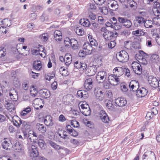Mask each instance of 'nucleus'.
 <instances>
[{"label":"nucleus","instance_id":"f257e3e1","mask_svg":"<svg viewBox=\"0 0 160 160\" xmlns=\"http://www.w3.org/2000/svg\"><path fill=\"white\" fill-rule=\"evenodd\" d=\"M116 57L118 61L122 62H127L129 59L128 53L125 51H121L117 52Z\"/></svg>","mask_w":160,"mask_h":160},{"label":"nucleus","instance_id":"f03ea898","mask_svg":"<svg viewBox=\"0 0 160 160\" xmlns=\"http://www.w3.org/2000/svg\"><path fill=\"white\" fill-rule=\"evenodd\" d=\"M118 35V33H115L106 30L103 34L104 38L107 40H110L112 39H115Z\"/></svg>","mask_w":160,"mask_h":160},{"label":"nucleus","instance_id":"7ed1b4c3","mask_svg":"<svg viewBox=\"0 0 160 160\" xmlns=\"http://www.w3.org/2000/svg\"><path fill=\"white\" fill-rule=\"evenodd\" d=\"M6 107L10 112H13L14 111L15 107L18 103V101H11L10 100H5Z\"/></svg>","mask_w":160,"mask_h":160},{"label":"nucleus","instance_id":"20e7f679","mask_svg":"<svg viewBox=\"0 0 160 160\" xmlns=\"http://www.w3.org/2000/svg\"><path fill=\"white\" fill-rule=\"evenodd\" d=\"M108 76L106 72L103 71H100L98 73L96 77L97 81L99 83L104 82Z\"/></svg>","mask_w":160,"mask_h":160},{"label":"nucleus","instance_id":"39448f33","mask_svg":"<svg viewBox=\"0 0 160 160\" xmlns=\"http://www.w3.org/2000/svg\"><path fill=\"white\" fill-rule=\"evenodd\" d=\"M148 81L150 85L154 88L158 87L159 85L160 82V81L158 82L156 78L152 76L148 77Z\"/></svg>","mask_w":160,"mask_h":160},{"label":"nucleus","instance_id":"423d86ee","mask_svg":"<svg viewBox=\"0 0 160 160\" xmlns=\"http://www.w3.org/2000/svg\"><path fill=\"white\" fill-rule=\"evenodd\" d=\"M141 65L137 62H134L132 63V68L134 72L137 74H140L142 72Z\"/></svg>","mask_w":160,"mask_h":160},{"label":"nucleus","instance_id":"0eeeda50","mask_svg":"<svg viewBox=\"0 0 160 160\" xmlns=\"http://www.w3.org/2000/svg\"><path fill=\"white\" fill-rule=\"evenodd\" d=\"M90 45L88 42H85L83 45V49L88 54H91L93 52H95V50Z\"/></svg>","mask_w":160,"mask_h":160},{"label":"nucleus","instance_id":"6e6552de","mask_svg":"<svg viewBox=\"0 0 160 160\" xmlns=\"http://www.w3.org/2000/svg\"><path fill=\"white\" fill-rule=\"evenodd\" d=\"M115 74L110 75L108 77L109 82L112 85H117L119 82V78Z\"/></svg>","mask_w":160,"mask_h":160},{"label":"nucleus","instance_id":"1a4fd4ad","mask_svg":"<svg viewBox=\"0 0 160 160\" xmlns=\"http://www.w3.org/2000/svg\"><path fill=\"white\" fill-rule=\"evenodd\" d=\"M129 86L131 90L133 92H136L137 93V91L139 90L138 88L139 87V83L138 82L134 80H132L129 83Z\"/></svg>","mask_w":160,"mask_h":160},{"label":"nucleus","instance_id":"9d476101","mask_svg":"<svg viewBox=\"0 0 160 160\" xmlns=\"http://www.w3.org/2000/svg\"><path fill=\"white\" fill-rule=\"evenodd\" d=\"M93 79L92 78L87 79L84 83V87L88 90H91L93 86Z\"/></svg>","mask_w":160,"mask_h":160},{"label":"nucleus","instance_id":"9b49d317","mask_svg":"<svg viewBox=\"0 0 160 160\" xmlns=\"http://www.w3.org/2000/svg\"><path fill=\"white\" fill-rule=\"evenodd\" d=\"M107 3L108 7L112 11H115L118 8L117 2L114 0H108Z\"/></svg>","mask_w":160,"mask_h":160},{"label":"nucleus","instance_id":"f8f14e48","mask_svg":"<svg viewBox=\"0 0 160 160\" xmlns=\"http://www.w3.org/2000/svg\"><path fill=\"white\" fill-rule=\"evenodd\" d=\"M143 157V160H154L155 158L154 153L151 151L145 152Z\"/></svg>","mask_w":160,"mask_h":160},{"label":"nucleus","instance_id":"ddd939ff","mask_svg":"<svg viewBox=\"0 0 160 160\" xmlns=\"http://www.w3.org/2000/svg\"><path fill=\"white\" fill-rule=\"evenodd\" d=\"M99 117L102 121L105 123H108L109 119L107 114L103 110H101L99 112Z\"/></svg>","mask_w":160,"mask_h":160},{"label":"nucleus","instance_id":"4468645a","mask_svg":"<svg viewBox=\"0 0 160 160\" xmlns=\"http://www.w3.org/2000/svg\"><path fill=\"white\" fill-rule=\"evenodd\" d=\"M9 96L11 101H17L18 97V92L13 88L10 89L9 92Z\"/></svg>","mask_w":160,"mask_h":160},{"label":"nucleus","instance_id":"2eb2a0df","mask_svg":"<svg viewBox=\"0 0 160 160\" xmlns=\"http://www.w3.org/2000/svg\"><path fill=\"white\" fill-rule=\"evenodd\" d=\"M115 102L118 106L122 107L127 104V101L125 98H118L115 99Z\"/></svg>","mask_w":160,"mask_h":160},{"label":"nucleus","instance_id":"dca6fc26","mask_svg":"<svg viewBox=\"0 0 160 160\" xmlns=\"http://www.w3.org/2000/svg\"><path fill=\"white\" fill-rule=\"evenodd\" d=\"M148 93V91L144 88H142L137 91L136 95L139 98L145 97Z\"/></svg>","mask_w":160,"mask_h":160},{"label":"nucleus","instance_id":"f3484780","mask_svg":"<svg viewBox=\"0 0 160 160\" xmlns=\"http://www.w3.org/2000/svg\"><path fill=\"white\" fill-rule=\"evenodd\" d=\"M152 11L156 17L160 16V5L158 2H156V4L154 5L152 8Z\"/></svg>","mask_w":160,"mask_h":160},{"label":"nucleus","instance_id":"a211bd4d","mask_svg":"<svg viewBox=\"0 0 160 160\" xmlns=\"http://www.w3.org/2000/svg\"><path fill=\"white\" fill-rule=\"evenodd\" d=\"M145 19L142 17H137L134 20V24L135 26L139 27L143 25L145 22Z\"/></svg>","mask_w":160,"mask_h":160},{"label":"nucleus","instance_id":"6ab92c4d","mask_svg":"<svg viewBox=\"0 0 160 160\" xmlns=\"http://www.w3.org/2000/svg\"><path fill=\"white\" fill-rule=\"evenodd\" d=\"M12 120L13 124L17 128L20 127L22 124V120L17 116H14L12 118Z\"/></svg>","mask_w":160,"mask_h":160},{"label":"nucleus","instance_id":"aec40b11","mask_svg":"<svg viewBox=\"0 0 160 160\" xmlns=\"http://www.w3.org/2000/svg\"><path fill=\"white\" fill-rule=\"evenodd\" d=\"M10 143V141L8 138H4L2 143V146L3 149L7 150L11 147V145Z\"/></svg>","mask_w":160,"mask_h":160},{"label":"nucleus","instance_id":"412c9836","mask_svg":"<svg viewBox=\"0 0 160 160\" xmlns=\"http://www.w3.org/2000/svg\"><path fill=\"white\" fill-rule=\"evenodd\" d=\"M30 150L31 151L30 156L31 157H37L38 155V152L37 147L34 145L31 146Z\"/></svg>","mask_w":160,"mask_h":160},{"label":"nucleus","instance_id":"4be33fe9","mask_svg":"<svg viewBox=\"0 0 160 160\" xmlns=\"http://www.w3.org/2000/svg\"><path fill=\"white\" fill-rule=\"evenodd\" d=\"M77 94L79 97L83 98L84 99H86L88 96L87 92L84 90L78 91Z\"/></svg>","mask_w":160,"mask_h":160},{"label":"nucleus","instance_id":"5701e85b","mask_svg":"<svg viewBox=\"0 0 160 160\" xmlns=\"http://www.w3.org/2000/svg\"><path fill=\"white\" fill-rule=\"evenodd\" d=\"M94 93L96 99L101 101L104 99V96L103 92L101 91L98 90L95 92Z\"/></svg>","mask_w":160,"mask_h":160},{"label":"nucleus","instance_id":"b1692460","mask_svg":"<svg viewBox=\"0 0 160 160\" xmlns=\"http://www.w3.org/2000/svg\"><path fill=\"white\" fill-rule=\"evenodd\" d=\"M39 93L41 97L44 98H47L50 96V92L47 89L41 90Z\"/></svg>","mask_w":160,"mask_h":160},{"label":"nucleus","instance_id":"393cba45","mask_svg":"<svg viewBox=\"0 0 160 160\" xmlns=\"http://www.w3.org/2000/svg\"><path fill=\"white\" fill-rule=\"evenodd\" d=\"M124 71L121 67H118L115 68L113 70V73H116L117 76L119 77L123 75Z\"/></svg>","mask_w":160,"mask_h":160},{"label":"nucleus","instance_id":"a878e982","mask_svg":"<svg viewBox=\"0 0 160 160\" xmlns=\"http://www.w3.org/2000/svg\"><path fill=\"white\" fill-rule=\"evenodd\" d=\"M54 36L56 41H60L62 39V33L59 30H56L54 32Z\"/></svg>","mask_w":160,"mask_h":160},{"label":"nucleus","instance_id":"bb28decb","mask_svg":"<svg viewBox=\"0 0 160 160\" xmlns=\"http://www.w3.org/2000/svg\"><path fill=\"white\" fill-rule=\"evenodd\" d=\"M36 128L42 133H45L47 130L46 127L44 125L38 123L36 126Z\"/></svg>","mask_w":160,"mask_h":160},{"label":"nucleus","instance_id":"cd10ccee","mask_svg":"<svg viewBox=\"0 0 160 160\" xmlns=\"http://www.w3.org/2000/svg\"><path fill=\"white\" fill-rule=\"evenodd\" d=\"M80 23L84 26L88 27L91 25L89 20L87 18L81 19L79 21Z\"/></svg>","mask_w":160,"mask_h":160},{"label":"nucleus","instance_id":"c85d7f7f","mask_svg":"<svg viewBox=\"0 0 160 160\" xmlns=\"http://www.w3.org/2000/svg\"><path fill=\"white\" fill-rule=\"evenodd\" d=\"M151 61L154 63H158L159 62L160 58L158 55L157 54H154L151 57Z\"/></svg>","mask_w":160,"mask_h":160},{"label":"nucleus","instance_id":"c756f323","mask_svg":"<svg viewBox=\"0 0 160 160\" xmlns=\"http://www.w3.org/2000/svg\"><path fill=\"white\" fill-rule=\"evenodd\" d=\"M44 122L45 124L47 126L52 125V117L49 115L46 116L44 119Z\"/></svg>","mask_w":160,"mask_h":160},{"label":"nucleus","instance_id":"7c9ffc66","mask_svg":"<svg viewBox=\"0 0 160 160\" xmlns=\"http://www.w3.org/2000/svg\"><path fill=\"white\" fill-rule=\"evenodd\" d=\"M65 63L66 66H68L71 63L72 61L71 55L68 53L65 56Z\"/></svg>","mask_w":160,"mask_h":160},{"label":"nucleus","instance_id":"2f4dec72","mask_svg":"<svg viewBox=\"0 0 160 160\" xmlns=\"http://www.w3.org/2000/svg\"><path fill=\"white\" fill-rule=\"evenodd\" d=\"M22 128L23 129L28 130L30 127L31 123L29 122L22 120Z\"/></svg>","mask_w":160,"mask_h":160},{"label":"nucleus","instance_id":"473e14b6","mask_svg":"<svg viewBox=\"0 0 160 160\" xmlns=\"http://www.w3.org/2000/svg\"><path fill=\"white\" fill-rule=\"evenodd\" d=\"M33 68L35 69L38 70H40L42 68V64L40 61L35 62L33 64Z\"/></svg>","mask_w":160,"mask_h":160},{"label":"nucleus","instance_id":"72a5a7b5","mask_svg":"<svg viewBox=\"0 0 160 160\" xmlns=\"http://www.w3.org/2000/svg\"><path fill=\"white\" fill-rule=\"evenodd\" d=\"M78 62H76L74 64V66L76 67V68L78 69H81L82 70H84L85 69H86L87 67V65L85 63H81V65L80 66H78Z\"/></svg>","mask_w":160,"mask_h":160},{"label":"nucleus","instance_id":"f704fd0d","mask_svg":"<svg viewBox=\"0 0 160 160\" xmlns=\"http://www.w3.org/2000/svg\"><path fill=\"white\" fill-rule=\"evenodd\" d=\"M72 43L71 46L73 49H77L78 47V43L77 41L75 39H71Z\"/></svg>","mask_w":160,"mask_h":160},{"label":"nucleus","instance_id":"c9c22d12","mask_svg":"<svg viewBox=\"0 0 160 160\" xmlns=\"http://www.w3.org/2000/svg\"><path fill=\"white\" fill-rule=\"evenodd\" d=\"M144 26L146 28H151L153 25V23L151 20H145L144 24Z\"/></svg>","mask_w":160,"mask_h":160},{"label":"nucleus","instance_id":"e433bc0d","mask_svg":"<svg viewBox=\"0 0 160 160\" xmlns=\"http://www.w3.org/2000/svg\"><path fill=\"white\" fill-rule=\"evenodd\" d=\"M81 111L82 114L86 116H89L91 113V110L89 107L86 109L81 110Z\"/></svg>","mask_w":160,"mask_h":160},{"label":"nucleus","instance_id":"4c0bfd02","mask_svg":"<svg viewBox=\"0 0 160 160\" xmlns=\"http://www.w3.org/2000/svg\"><path fill=\"white\" fill-rule=\"evenodd\" d=\"M43 100L40 98H36L33 100V103L35 105H39L43 103Z\"/></svg>","mask_w":160,"mask_h":160},{"label":"nucleus","instance_id":"58836bf2","mask_svg":"<svg viewBox=\"0 0 160 160\" xmlns=\"http://www.w3.org/2000/svg\"><path fill=\"white\" fill-rule=\"evenodd\" d=\"M48 143L55 149H59L61 148V147L59 145L56 144L54 142L51 140H49Z\"/></svg>","mask_w":160,"mask_h":160},{"label":"nucleus","instance_id":"ea45409f","mask_svg":"<svg viewBox=\"0 0 160 160\" xmlns=\"http://www.w3.org/2000/svg\"><path fill=\"white\" fill-rule=\"evenodd\" d=\"M30 92L32 96L35 97L37 95L38 90L34 87H32L30 89Z\"/></svg>","mask_w":160,"mask_h":160},{"label":"nucleus","instance_id":"a19ab883","mask_svg":"<svg viewBox=\"0 0 160 160\" xmlns=\"http://www.w3.org/2000/svg\"><path fill=\"white\" fill-rule=\"evenodd\" d=\"M106 106L108 109L112 110H113L114 107V105L113 103V102L111 101H108L107 103Z\"/></svg>","mask_w":160,"mask_h":160},{"label":"nucleus","instance_id":"79ce46f5","mask_svg":"<svg viewBox=\"0 0 160 160\" xmlns=\"http://www.w3.org/2000/svg\"><path fill=\"white\" fill-rule=\"evenodd\" d=\"M89 43L91 46H92V47L95 50V48L97 47L98 45V43L97 41L95 39H92V40L89 41Z\"/></svg>","mask_w":160,"mask_h":160},{"label":"nucleus","instance_id":"37998d69","mask_svg":"<svg viewBox=\"0 0 160 160\" xmlns=\"http://www.w3.org/2000/svg\"><path fill=\"white\" fill-rule=\"evenodd\" d=\"M1 22V23H2L6 27H9L10 26V21L8 19H5Z\"/></svg>","mask_w":160,"mask_h":160},{"label":"nucleus","instance_id":"c03bdc74","mask_svg":"<svg viewBox=\"0 0 160 160\" xmlns=\"http://www.w3.org/2000/svg\"><path fill=\"white\" fill-rule=\"evenodd\" d=\"M31 108H27L21 112V115L22 116H25L29 112L31 111Z\"/></svg>","mask_w":160,"mask_h":160},{"label":"nucleus","instance_id":"a18cd8bd","mask_svg":"<svg viewBox=\"0 0 160 160\" xmlns=\"http://www.w3.org/2000/svg\"><path fill=\"white\" fill-rule=\"evenodd\" d=\"M75 32L78 35L80 36H82L84 33L83 30L78 27L76 28Z\"/></svg>","mask_w":160,"mask_h":160},{"label":"nucleus","instance_id":"49530a36","mask_svg":"<svg viewBox=\"0 0 160 160\" xmlns=\"http://www.w3.org/2000/svg\"><path fill=\"white\" fill-rule=\"evenodd\" d=\"M92 26L91 28L94 31H96L99 28V25L95 22L92 23Z\"/></svg>","mask_w":160,"mask_h":160},{"label":"nucleus","instance_id":"de8ad7c7","mask_svg":"<svg viewBox=\"0 0 160 160\" xmlns=\"http://www.w3.org/2000/svg\"><path fill=\"white\" fill-rule=\"evenodd\" d=\"M59 72L63 76H66L68 75L67 70L62 67H61L59 69Z\"/></svg>","mask_w":160,"mask_h":160},{"label":"nucleus","instance_id":"09e8293b","mask_svg":"<svg viewBox=\"0 0 160 160\" xmlns=\"http://www.w3.org/2000/svg\"><path fill=\"white\" fill-rule=\"evenodd\" d=\"M40 38L44 41H47L48 38V35L47 33H43L39 36Z\"/></svg>","mask_w":160,"mask_h":160},{"label":"nucleus","instance_id":"8fccbe9b","mask_svg":"<svg viewBox=\"0 0 160 160\" xmlns=\"http://www.w3.org/2000/svg\"><path fill=\"white\" fill-rule=\"evenodd\" d=\"M99 9L101 12L105 15H107L108 12V9L106 7H104L102 8H99Z\"/></svg>","mask_w":160,"mask_h":160},{"label":"nucleus","instance_id":"3c124183","mask_svg":"<svg viewBox=\"0 0 160 160\" xmlns=\"http://www.w3.org/2000/svg\"><path fill=\"white\" fill-rule=\"evenodd\" d=\"M132 24V22L130 20L128 19L124 23V24L123 26L126 28H129L131 27Z\"/></svg>","mask_w":160,"mask_h":160},{"label":"nucleus","instance_id":"603ef678","mask_svg":"<svg viewBox=\"0 0 160 160\" xmlns=\"http://www.w3.org/2000/svg\"><path fill=\"white\" fill-rule=\"evenodd\" d=\"M87 71L90 73L89 76H92L95 74V72L92 67H90L89 68L86 69Z\"/></svg>","mask_w":160,"mask_h":160},{"label":"nucleus","instance_id":"864d4df0","mask_svg":"<svg viewBox=\"0 0 160 160\" xmlns=\"http://www.w3.org/2000/svg\"><path fill=\"white\" fill-rule=\"evenodd\" d=\"M6 50L3 47L0 48V57L5 56L6 54Z\"/></svg>","mask_w":160,"mask_h":160},{"label":"nucleus","instance_id":"5fc2aeb1","mask_svg":"<svg viewBox=\"0 0 160 160\" xmlns=\"http://www.w3.org/2000/svg\"><path fill=\"white\" fill-rule=\"evenodd\" d=\"M71 39H70L68 38H66L64 41V43L66 46L68 47L72 44Z\"/></svg>","mask_w":160,"mask_h":160},{"label":"nucleus","instance_id":"6e6d98bb","mask_svg":"<svg viewBox=\"0 0 160 160\" xmlns=\"http://www.w3.org/2000/svg\"><path fill=\"white\" fill-rule=\"evenodd\" d=\"M128 19L126 18H122V17H119L118 18V20L119 22L122 24V25L123 26L124 24V23Z\"/></svg>","mask_w":160,"mask_h":160},{"label":"nucleus","instance_id":"4d7b16f0","mask_svg":"<svg viewBox=\"0 0 160 160\" xmlns=\"http://www.w3.org/2000/svg\"><path fill=\"white\" fill-rule=\"evenodd\" d=\"M116 42H115V40L111 41L108 44V48H114L116 46Z\"/></svg>","mask_w":160,"mask_h":160},{"label":"nucleus","instance_id":"13d9d810","mask_svg":"<svg viewBox=\"0 0 160 160\" xmlns=\"http://www.w3.org/2000/svg\"><path fill=\"white\" fill-rule=\"evenodd\" d=\"M38 145L41 148H42L44 145V141L42 139H39L38 142Z\"/></svg>","mask_w":160,"mask_h":160},{"label":"nucleus","instance_id":"bf43d9fd","mask_svg":"<svg viewBox=\"0 0 160 160\" xmlns=\"http://www.w3.org/2000/svg\"><path fill=\"white\" fill-rule=\"evenodd\" d=\"M106 0H93L94 2L97 4L101 5L104 3Z\"/></svg>","mask_w":160,"mask_h":160},{"label":"nucleus","instance_id":"052dcab7","mask_svg":"<svg viewBox=\"0 0 160 160\" xmlns=\"http://www.w3.org/2000/svg\"><path fill=\"white\" fill-rule=\"evenodd\" d=\"M139 62L143 65H146L148 63L146 59L143 57H142V58L141 59L139 60Z\"/></svg>","mask_w":160,"mask_h":160},{"label":"nucleus","instance_id":"680f3d73","mask_svg":"<svg viewBox=\"0 0 160 160\" xmlns=\"http://www.w3.org/2000/svg\"><path fill=\"white\" fill-rule=\"evenodd\" d=\"M71 123V125L74 128L78 127L79 126V122L76 120H72Z\"/></svg>","mask_w":160,"mask_h":160},{"label":"nucleus","instance_id":"e2e57ef3","mask_svg":"<svg viewBox=\"0 0 160 160\" xmlns=\"http://www.w3.org/2000/svg\"><path fill=\"white\" fill-rule=\"evenodd\" d=\"M29 17L31 20H34L36 19L37 15L35 13H32L30 14Z\"/></svg>","mask_w":160,"mask_h":160},{"label":"nucleus","instance_id":"0e129e2a","mask_svg":"<svg viewBox=\"0 0 160 160\" xmlns=\"http://www.w3.org/2000/svg\"><path fill=\"white\" fill-rule=\"evenodd\" d=\"M87 53L85 52L84 50L82 51L81 50L79 51L78 54L80 57H83L87 54Z\"/></svg>","mask_w":160,"mask_h":160},{"label":"nucleus","instance_id":"69168bd1","mask_svg":"<svg viewBox=\"0 0 160 160\" xmlns=\"http://www.w3.org/2000/svg\"><path fill=\"white\" fill-rule=\"evenodd\" d=\"M58 119L59 121L61 122H63L66 120V118L62 114H61L59 116Z\"/></svg>","mask_w":160,"mask_h":160},{"label":"nucleus","instance_id":"338daca9","mask_svg":"<svg viewBox=\"0 0 160 160\" xmlns=\"http://www.w3.org/2000/svg\"><path fill=\"white\" fill-rule=\"evenodd\" d=\"M69 133L71 136L73 137H76L77 136L78 134V132L75 131L74 129H73L72 131H71V132H70Z\"/></svg>","mask_w":160,"mask_h":160},{"label":"nucleus","instance_id":"774afa93","mask_svg":"<svg viewBox=\"0 0 160 160\" xmlns=\"http://www.w3.org/2000/svg\"><path fill=\"white\" fill-rule=\"evenodd\" d=\"M89 17L90 19L92 20H94L96 18V15L92 12L89 14Z\"/></svg>","mask_w":160,"mask_h":160}]
</instances>
